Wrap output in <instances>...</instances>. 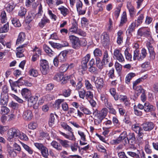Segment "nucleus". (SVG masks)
<instances>
[{
  "instance_id": "0eeeda50",
  "label": "nucleus",
  "mask_w": 158,
  "mask_h": 158,
  "mask_svg": "<svg viewBox=\"0 0 158 158\" xmlns=\"http://www.w3.org/2000/svg\"><path fill=\"white\" fill-rule=\"evenodd\" d=\"M40 70L43 74L45 75L48 73L49 66L48 61L44 59H41L40 61Z\"/></svg>"
},
{
  "instance_id": "3c124183",
  "label": "nucleus",
  "mask_w": 158,
  "mask_h": 158,
  "mask_svg": "<svg viewBox=\"0 0 158 158\" xmlns=\"http://www.w3.org/2000/svg\"><path fill=\"white\" fill-rule=\"evenodd\" d=\"M65 77H64V76L63 75L61 74L60 73H57L55 74L54 76L53 79L54 80L60 81L63 80L64 81H65Z\"/></svg>"
},
{
  "instance_id": "a18cd8bd",
  "label": "nucleus",
  "mask_w": 158,
  "mask_h": 158,
  "mask_svg": "<svg viewBox=\"0 0 158 158\" xmlns=\"http://www.w3.org/2000/svg\"><path fill=\"white\" fill-rule=\"evenodd\" d=\"M9 30V23H7L3 26H0V33L7 32Z\"/></svg>"
},
{
  "instance_id": "cd10ccee",
  "label": "nucleus",
  "mask_w": 158,
  "mask_h": 158,
  "mask_svg": "<svg viewBox=\"0 0 158 158\" xmlns=\"http://www.w3.org/2000/svg\"><path fill=\"white\" fill-rule=\"evenodd\" d=\"M127 8L129 10L130 16L134 17L135 13V10L134 6L130 3L127 4Z\"/></svg>"
},
{
  "instance_id": "37998d69",
  "label": "nucleus",
  "mask_w": 158,
  "mask_h": 158,
  "mask_svg": "<svg viewBox=\"0 0 158 158\" xmlns=\"http://www.w3.org/2000/svg\"><path fill=\"white\" fill-rule=\"evenodd\" d=\"M135 75V74L133 73H130L128 74L125 79L126 83L128 84L130 83V81Z\"/></svg>"
},
{
  "instance_id": "680f3d73",
  "label": "nucleus",
  "mask_w": 158,
  "mask_h": 158,
  "mask_svg": "<svg viewBox=\"0 0 158 158\" xmlns=\"http://www.w3.org/2000/svg\"><path fill=\"white\" fill-rule=\"evenodd\" d=\"M141 67L147 69H149L151 67V64L149 61H146L143 63L141 65Z\"/></svg>"
},
{
  "instance_id": "f8f14e48",
  "label": "nucleus",
  "mask_w": 158,
  "mask_h": 158,
  "mask_svg": "<svg viewBox=\"0 0 158 158\" xmlns=\"http://www.w3.org/2000/svg\"><path fill=\"white\" fill-rule=\"evenodd\" d=\"M95 84L98 92L100 93L104 84L103 79L100 77H97V79L95 81Z\"/></svg>"
},
{
  "instance_id": "473e14b6",
  "label": "nucleus",
  "mask_w": 158,
  "mask_h": 158,
  "mask_svg": "<svg viewBox=\"0 0 158 158\" xmlns=\"http://www.w3.org/2000/svg\"><path fill=\"white\" fill-rule=\"evenodd\" d=\"M102 61L105 64H107L110 61V57L108 52L106 50H105L104 52Z\"/></svg>"
},
{
  "instance_id": "5701e85b",
  "label": "nucleus",
  "mask_w": 158,
  "mask_h": 158,
  "mask_svg": "<svg viewBox=\"0 0 158 158\" xmlns=\"http://www.w3.org/2000/svg\"><path fill=\"white\" fill-rule=\"evenodd\" d=\"M26 35L24 32H21L19 33L16 40V45L21 44L24 41Z\"/></svg>"
},
{
  "instance_id": "a211bd4d",
  "label": "nucleus",
  "mask_w": 158,
  "mask_h": 158,
  "mask_svg": "<svg viewBox=\"0 0 158 158\" xmlns=\"http://www.w3.org/2000/svg\"><path fill=\"white\" fill-rule=\"evenodd\" d=\"M16 4L14 2L11 0L7 3L6 5V9L8 12H11L13 11L16 6Z\"/></svg>"
},
{
  "instance_id": "7ed1b4c3",
  "label": "nucleus",
  "mask_w": 158,
  "mask_h": 158,
  "mask_svg": "<svg viewBox=\"0 0 158 158\" xmlns=\"http://www.w3.org/2000/svg\"><path fill=\"white\" fill-rule=\"evenodd\" d=\"M90 57V54H87L82 58L81 62V67L83 71H85L87 70L88 62L89 66H94L95 64V61L94 58L91 59L89 61Z\"/></svg>"
},
{
  "instance_id": "dca6fc26",
  "label": "nucleus",
  "mask_w": 158,
  "mask_h": 158,
  "mask_svg": "<svg viewBox=\"0 0 158 158\" xmlns=\"http://www.w3.org/2000/svg\"><path fill=\"white\" fill-rule=\"evenodd\" d=\"M97 150L99 152L106 153V155L104 156L105 158H108V156L107 153V151L106 148V146L104 144H101L99 143H98L96 146Z\"/></svg>"
},
{
  "instance_id": "2eb2a0df",
  "label": "nucleus",
  "mask_w": 158,
  "mask_h": 158,
  "mask_svg": "<svg viewBox=\"0 0 158 158\" xmlns=\"http://www.w3.org/2000/svg\"><path fill=\"white\" fill-rule=\"evenodd\" d=\"M108 32L104 31L101 35V38L102 40V43L105 45L109 44L110 42V38Z\"/></svg>"
},
{
  "instance_id": "338daca9",
  "label": "nucleus",
  "mask_w": 158,
  "mask_h": 158,
  "mask_svg": "<svg viewBox=\"0 0 158 158\" xmlns=\"http://www.w3.org/2000/svg\"><path fill=\"white\" fill-rule=\"evenodd\" d=\"M55 120L54 114L52 113H51L50 114L48 121V124L50 127H52L53 124L54 123Z\"/></svg>"
},
{
  "instance_id": "72a5a7b5",
  "label": "nucleus",
  "mask_w": 158,
  "mask_h": 158,
  "mask_svg": "<svg viewBox=\"0 0 158 158\" xmlns=\"http://www.w3.org/2000/svg\"><path fill=\"white\" fill-rule=\"evenodd\" d=\"M43 49L48 55L50 56H53L54 52L48 45L46 44L44 45L43 46Z\"/></svg>"
},
{
  "instance_id": "8fccbe9b",
  "label": "nucleus",
  "mask_w": 158,
  "mask_h": 158,
  "mask_svg": "<svg viewBox=\"0 0 158 158\" xmlns=\"http://www.w3.org/2000/svg\"><path fill=\"white\" fill-rule=\"evenodd\" d=\"M72 90L69 88L67 89H64L62 90L61 95L65 97L69 96L71 94Z\"/></svg>"
},
{
  "instance_id": "0e129e2a",
  "label": "nucleus",
  "mask_w": 158,
  "mask_h": 158,
  "mask_svg": "<svg viewBox=\"0 0 158 158\" xmlns=\"http://www.w3.org/2000/svg\"><path fill=\"white\" fill-rule=\"evenodd\" d=\"M85 88L87 90H93V87L88 80H85Z\"/></svg>"
},
{
  "instance_id": "603ef678",
  "label": "nucleus",
  "mask_w": 158,
  "mask_h": 158,
  "mask_svg": "<svg viewBox=\"0 0 158 158\" xmlns=\"http://www.w3.org/2000/svg\"><path fill=\"white\" fill-rule=\"evenodd\" d=\"M64 101V100L63 99H59L56 100L54 105L55 108L57 109H60V104Z\"/></svg>"
},
{
  "instance_id": "f03ea898",
  "label": "nucleus",
  "mask_w": 158,
  "mask_h": 158,
  "mask_svg": "<svg viewBox=\"0 0 158 158\" xmlns=\"http://www.w3.org/2000/svg\"><path fill=\"white\" fill-rule=\"evenodd\" d=\"M60 125L65 130L69 131L71 133V134L67 135L61 131H59L60 133L66 139L72 141H75L76 139L74 135L73 132V130L71 127L64 122H62Z\"/></svg>"
},
{
  "instance_id": "09e8293b",
  "label": "nucleus",
  "mask_w": 158,
  "mask_h": 158,
  "mask_svg": "<svg viewBox=\"0 0 158 158\" xmlns=\"http://www.w3.org/2000/svg\"><path fill=\"white\" fill-rule=\"evenodd\" d=\"M7 35L1 34L0 35V50L4 48V39L6 38Z\"/></svg>"
},
{
  "instance_id": "58836bf2",
  "label": "nucleus",
  "mask_w": 158,
  "mask_h": 158,
  "mask_svg": "<svg viewBox=\"0 0 158 158\" xmlns=\"http://www.w3.org/2000/svg\"><path fill=\"white\" fill-rule=\"evenodd\" d=\"M40 151L43 157L45 158L48 157L49 155L48 149L46 146H44Z\"/></svg>"
},
{
  "instance_id": "20e7f679",
  "label": "nucleus",
  "mask_w": 158,
  "mask_h": 158,
  "mask_svg": "<svg viewBox=\"0 0 158 158\" xmlns=\"http://www.w3.org/2000/svg\"><path fill=\"white\" fill-rule=\"evenodd\" d=\"M19 131L15 128L10 129L7 131V140L10 142L14 141L15 137H17L19 135Z\"/></svg>"
},
{
  "instance_id": "13d9d810",
  "label": "nucleus",
  "mask_w": 158,
  "mask_h": 158,
  "mask_svg": "<svg viewBox=\"0 0 158 158\" xmlns=\"http://www.w3.org/2000/svg\"><path fill=\"white\" fill-rule=\"evenodd\" d=\"M117 108L118 109L119 112L121 115L123 116L125 113L126 110L123 106H122L121 104L117 105Z\"/></svg>"
},
{
  "instance_id": "c9c22d12",
  "label": "nucleus",
  "mask_w": 158,
  "mask_h": 158,
  "mask_svg": "<svg viewBox=\"0 0 158 158\" xmlns=\"http://www.w3.org/2000/svg\"><path fill=\"white\" fill-rule=\"evenodd\" d=\"M78 24L77 22L74 20L73 22L72 23V26L69 29V31L71 32L76 33L78 30Z\"/></svg>"
},
{
  "instance_id": "6e6552de",
  "label": "nucleus",
  "mask_w": 158,
  "mask_h": 158,
  "mask_svg": "<svg viewBox=\"0 0 158 158\" xmlns=\"http://www.w3.org/2000/svg\"><path fill=\"white\" fill-rule=\"evenodd\" d=\"M113 58L118 60L119 62L123 63L125 61L123 56L120 50L118 48L115 49L113 52Z\"/></svg>"
},
{
  "instance_id": "423d86ee",
  "label": "nucleus",
  "mask_w": 158,
  "mask_h": 158,
  "mask_svg": "<svg viewBox=\"0 0 158 158\" xmlns=\"http://www.w3.org/2000/svg\"><path fill=\"white\" fill-rule=\"evenodd\" d=\"M146 46L149 54L148 60L149 61L154 60L155 59L156 53L154 51L153 44L150 42H148L146 44Z\"/></svg>"
},
{
  "instance_id": "a878e982",
  "label": "nucleus",
  "mask_w": 158,
  "mask_h": 158,
  "mask_svg": "<svg viewBox=\"0 0 158 158\" xmlns=\"http://www.w3.org/2000/svg\"><path fill=\"white\" fill-rule=\"evenodd\" d=\"M22 77L20 78L15 81H13L12 80L10 79L9 80V82L11 87H19V86L20 85V83H23V82L22 81Z\"/></svg>"
},
{
  "instance_id": "f704fd0d",
  "label": "nucleus",
  "mask_w": 158,
  "mask_h": 158,
  "mask_svg": "<svg viewBox=\"0 0 158 158\" xmlns=\"http://www.w3.org/2000/svg\"><path fill=\"white\" fill-rule=\"evenodd\" d=\"M56 57L60 62H64L65 61L67 58L65 53L63 51L61 52L58 56Z\"/></svg>"
},
{
  "instance_id": "864d4df0",
  "label": "nucleus",
  "mask_w": 158,
  "mask_h": 158,
  "mask_svg": "<svg viewBox=\"0 0 158 158\" xmlns=\"http://www.w3.org/2000/svg\"><path fill=\"white\" fill-rule=\"evenodd\" d=\"M132 130L135 131V133H137L143 129L139 124H133L132 126Z\"/></svg>"
},
{
  "instance_id": "4d7b16f0",
  "label": "nucleus",
  "mask_w": 158,
  "mask_h": 158,
  "mask_svg": "<svg viewBox=\"0 0 158 158\" xmlns=\"http://www.w3.org/2000/svg\"><path fill=\"white\" fill-rule=\"evenodd\" d=\"M137 134L136 136L137 140L138 141H142L143 139V137L144 136V134L143 133V129L141 130L140 132H138L136 133Z\"/></svg>"
},
{
  "instance_id": "c85d7f7f",
  "label": "nucleus",
  "mask_w": 158,
  "mask_h": 158,
  "mask_svg": "<svg viewBox=\"0 0 158 158\" xmlns=\"http://www.w3.org/2000/svg\"><path fill=\"white\" fill-rule=\"evenodd\" d=\"M144 19L143 14H140L138 17L137 20H135L133 23H135L137 27L140 26L143 22Z\"/></svg>"
},
{
  "instance_id": "052dcab7",
  "label": "nucleus",
  "mask_w": 158,
  "mask_h": 158,
  "mask_svg": "<svg viewBox=\"0 0 158 158\" xmlns=\"http://www.w3.org/2000/svg\"><path fill=\"white\" fill-rule=\"evenodd\" d=\"M96 64L97 67L99 69H102L103 68L102 62H101L100 58H97L96 59Z\"/></svg>"
},
{
  "instance_id": "4468645a",
  "label": "nucleus",
  "mask_w": 158,
  "mask_h": 158,
  "mask_svg": "<svg viewBox=\"0 0 158 158\" xmlns=\"http://www.w3.org/2000/svg\"><path fill=\"white\" fill-rule=\"evenodd\" d=\"M133 89L135 91L133 98V99L134 100L137 99L141 93L145 91V90L143 88L141 85L137 86L133 88Z\"/></svg>"
},
{
  "instance_id": "6e6d98bb",
  "label": "nucleus",
  "mask_w": 158,
  "mask_h": 158,
  "mask_svg": "<svg viewBox=\"0 0 158 158\" xmlns=\"http://www.w3.org/2000/svg\"><path fill=\"white\" fill-rule=\"evenodd\" d=\"M12 24L15 27H19L21 24L19 20L16 18H14L11 19Z\"/></svg>"
},
{
  "instance_id": "ea45409f",
  "label": "nucleus",
  "mask_w": 158,
  "mask_h": 158,
  "mask_svg": "<svg viewBox=\"0 0 158 158\" xmlns=\"http://www.w3.org/2000/svg\"><path fill=\"white\" fill-rule=\"evenodd\" d=\"M27 11L26 9L23 6H21L18 11V15L21 18H24L25 17V15Z\"/></svg>"
},
{
  "instance_id": "c756f323",
  "label": "nucleus",
  "mask_w": 158,
  "mask_h": 158,
  "mask_svg": "<svg viewBox=\"0 0 158 158\" xmlns=\"http://www.w3.org/2000/svg\"><path fill=\"white\" fill-rule=\"evenodd\" d=\"M127 21V18L126 13V12H123L120 21V23L119 25V27H122L123 25L125 24Z\"/></svg>"
},
{
  "instance_id": "b1692460",
  "label": "nucleus",
  "mask_w": 158,
  "mask_h": 158,
  "mask_svg": "<svg viewBox=\"0 0 158 158\" xmlns=\"http://www.w3.org/2000/svg\"><path fill=\"white\" fill-rule=\"evenodd\" d=\"M21 94L23 97L26 99L29 98L31 95V91L26 88H24L22 89Z\"/></svg>"
},
{
  "instance_id": "bb28decb",
  "label": "nucleus",
  "mask_w": 158,
  "mask_h": 158,
  "mask_svg": "<svg viewBox=\"0 0 158 158\" xmlns=\"http://www.w3.org/2000/svg\"><path fill=\"white\" fill-rule=\"evenodd\" d=\"M50 145L53 148L59 152L62 151V146L58 142L55 140L52 141Z\"/></svg>"
},
{
  "instance_id": "ddd939ff",
  "label": "nucleus",
  "mask_w": 158,
  "mask_h": 158,
  "mask_svg": "<svg viewBox=\"0 0 158 158\" xmlns=\"http://www.w3.org/2000/svg\"><path fill=\"white\" fill-rule=\"evenodd\" d=\"M137 27V25L135 23L133 22L129 26L126 32L127 39H129L132 36V33L135 31V27Z\"/></svg>"
},
{
  "instance_id": "69168bd1",
  "label": "nucleus",
  "mask_w": 158,
  "mask_h": 158,
  "mask_svg": "<svg viewBox=\"0 0 158 158\" xmlns=\"http://www.w3.org/2000/svg\"><path fill=\"white\" fill-rule=\"evenodd\" d=\"M72 151L73 152H76L78 148L79 150H80V148L78 145V143L76 142H74L70 146Z\"/></svg>"
},
{
  "instance_id": "c03bdc74",
  "label": "nucleus",
  "mask_w": 158,
  "mask_h": 158,
  "mask_svg": "<svg viewBox=\"0 0 158 158\" xmlns=\"http://www.w3.org/2000/svg\"><path fill=\"white\" fill-rule=\"evenodd\" d=\"M7 151L8 152L11 156L15 157L17 156V153L16 152L15 150V149H14L12 148L10 146H7Z\"/></svg>"
},
{
  "instance_id": "de8ad7c7",
  "label": "nucleus",
  "mask_w": 158,
  "mask_h": 158,
  "mask_svg": "<svg viewBox=\"0 0 158 158\" xmlns=\"http://www.w3.org/2000/svg\"><path fill=\"white\" fill-rule=\"evenodd\" d=\"M94 56L95 57V59L97 58H99L102 55V50L99 48H96L93 52Z\"/></svg>"
},
{
  "instance_id": "79ce46f5",
  "label": "nucleus",
  "mask_w": 158,
  "mask_h": 158,
  "mask_svg": "<svg viewBox=\"0 0 158 158\" xmlns=\"http://www.w3.org/2000/svg\"><path fill=\"white\" fill-rule=\"evenodd\" d=\"M110 92L111 95L113 97L114 100L117 101L118 100L119 96L118 93H117L116 89L114 88H110L109 90Z\"/></svg>"
},
{
  "instance_id": "e2e57ef3",
  "label": "nucleus",
  "mask_w": 158,
  "mask_h": 158,
  "mask_svg": "<svg viewBox=\"0 0 158 158\" xmlns=\"http://www.w3.org/2000/svg\"><path fill=\"white\" fill-rule=\"evenodd\" d=\"M1 22L2 23H5L7 21V17L5 11L4 10L2 11L1 13Z\"/></svg>"
},
{
  "instance_id": "f257e3e1",
  "label": "nucleus",
  "mask_w": 158,
  "mask_h": 158,
  "mask_svg": "<svg viewBox=\"0 0 158 158\" xmlns=\"http://www.w3.org/2000/svg\"><path fill=\"white\" fill-rule=\"evenodd\" d=\"M135 140V136L134 133L130 132L127 135V132L123 131L117 139L113 140L112 141L114 144H118L122 142L125 146L127 143L132 145Z\"/></svg>"
},
{
  "instance_id": "9b49d317",
  "label": "nucleus",
  "mask_w": 158,
  "mask_h": 158,
  "mask_svg": "<svg viewBox=\"0 0 158 158\" xmlns=\"http://www.w3.org/2000/svg\"><path fill=\"white\" fill-rule=\"evenodd\" d=\"M83 3L80 0H77L76 6L78 13L79 15H84L86 12V8H83Z\"/></svg>"
},
{
  "instance_id": "4be33fe9",
  "label": "nucleus",
  "mask_w": 158,
  "mask_h": 158,
  "mask_svg": "<svg viewBox=\"0 0 158 158\" xmlns=\"http://www.w3.org/2000/svg\"><path fill=\"white\" fill-rule=\"evenodd\" d=\"M123 31L121 30L117 32L116 43L118 45H120L123 42Z\"/></svg>"
},
{
  "instance_id": "1a4fd4ad",
  "label": "nucleus",
  "mask_w": 158,
  "mask_h": 158,
  "mask_svg": "<svg viewBox=\"0 0 158 158\" xmlns=\"http://www.w3.org/2000/svg\"><path fill=\"white\" fill-rule=\"evenodd\" d=\"M150 33L149 28L146 27H141L137 31L138 35L140 36L149 37L150 35Z\"/></svg>"
},
{
  "instance_id": "393cba45",
  "label": "nucleus",
  "mask_w": 158,
  "mask_h": 158,
  "mask_svg": "<svg viewBox=\"0 0 158 158\" xmlns=\"http://www.w3.org/2000/svg\"><path fill=\"white\" fill-rule=\"evenodd\" d=\"M58 10L60 11L61 14L64 17H66L70 12L69 10L64 6H61L58 7Z\"/></svg>"
},
{
  "instance_id": "39448f33",
  "label": "nucleus",
  "mask_w": 158,
  "mask_h": 158,
  "mask_svg": "<svg viewBox=\"0 0 158 158\" xmlns=\"http://www.w3.org/2000/svg\"><path fill=\"white\" fill-rule=\"evenodd\" d=\"M69 39L73 48L75 49L80 48L81 46V40L78 37L73 35H71L69 36Z\"/></svg>"
},
{
  "instance_id": "2f4dec72",
  "label": "nucleus",
  "mask_w": 158,
  "mask_h": 158,
  "mask_svg": "<svg viewBox=\"0 0 158 158\" xmlns=\"http://www.w3.org/2000/svg\"><path fill=\"white\" fill-rule=\"evenodd\" d=\"M133 60H137L139 61H141L143 60L142 59L140 58L139 51L137 48L134 51Z\"/></svg>"
},
{
  "instance_id": "4c0bfd02",
  "label": "nucleus",
  "mask_w": 158,
  "mask_h": 158,
  "mask_svg": "<svg viewBox=\"0 0 158 158\" xmlns=\"http://www.w3.org/2000/svg\"><path fill=\"white\" fill-rule=\"evenodd\" d=\"M20 143L24 149L29 154L32 155L33 153L34 150L22 142H20Z\"/></svg>"
},
{
  "instance_id": "bf43d9fd",
  "label": "nucleus",
  "mask_w": 158,
  "mask_h": 158,
  "mask_svg": "<svg viewBox=\"0 0 158 158\" xmlns=\"http://www.w3.org/2000/svg\"><path fill=\"white\" fill-rule=\"evenodd\" d=\"M28 73L30 76L34 77H36L38 75L37 70L33 68H31L29 70Z\"/></svg>"
},
{
  "instance_id": "5fc2aeb1",
  "label": "nucleus",
  "mask_w": 158,
  "mask_h": 158,
  "mask_svg": "<svg viewBox=\"0 0 158 158\" xmlns=\"http://www.w3.org/2000/svg\"><path fill=\"white\" fill-rule=\"evenodd\" d=\"M144 150L147 154H151L152 152V150L151 149V147L149 144L148 141L146 143L144 147Z\"/></svg>"
},
{
  "instance_id": "774afa93",
  "label": "nucleus",
  "mask_w": 158,
  "mask_h": 158,
  "mask_svg": "<svg viewBox=\"0 0 158 158\" xmlns=\"http://www.w3.org/2000/svg\"><path fill=\"white\" fill-rule=\"evenodd\" d=\"M67 64H62L59 68V71L60 73H64L68 69Z\"/></svg>"
},
{
  "instance_id": "7c9ffc66",
  "label": "nucleus",
  "mask_w": 158,
  "mask_h": 158,
  "mask_svg": "<svg viewBox=\"0 0 158 158\" xmlns=\"http://www.w3.org/2000/svg\"><path fill=\"white\" fill-rule=\"evenodd\" d=\"M113 22L110 18L109 19V21L108 23L106 24L105 27L106 31L108 32H111L113 28Z\"/></svg>"
},
{
  "instance_id": "e433bc0d",
  "label": "nucleus",
  "mask_w": 158,
  "mask_h": 158,
  "mask_svg": "<svg viewBox=\"0 0 158 158\" xmlns=\"http://www.w3.org/2000/svg\"><path fill=\"white\" fill-rule=\"evenodd\" d=\"M107 120L104 121L103 123V127L102 129H110L111 128V126L112 125V121L110 120H108L107 118H106Z\"/></svg>"
},
{
  "instance_id": "f3484780",
  "label": "nucleus",
  "mask_w": 158,
  "mask_h": 158,
  "mask_svg": "<svg viewBox=\"0 0 158 158\" xmlns=\"http://www.w3.org/2000/svg\"><path fill=\"white\" fill-rule=\"evenodd\" d=\"M9 101L8 94H1L0 105L2 106H6Z\"/></svg>"
},
{
  "instance_id": "9d476101",
  "label": "nucleus",
  "mask_w": 158,
  "mask_h": 158,
  "mask_svg": "<svg viewBox=\"0 0 158 158\" xmlns=\"http://www.w3.org/2000/svg\"><path fill=\"white\" fill-rule=\"evenodd\" d=\"M155 126V124L152 122L146 121L142 124V127L144 131L150 132L154 128Z\"/></svg>"
},
{
  "instance_id": "412c9836",
  "label": "nucleus",
  "mask_w": 158,
  "mask_h": 158,
  "mask_svg": "<svg viewBox=\"0 0 158 158\" xmlns=\"http://www.w3.org/2000/svg\"><path fill=\"white\" fill-rule=\"evenodd\" d=\"M155 107L148 102L144 103V111L146 113H148L154 111L155 110Z\"/></svg>"
},
{
  "instance_id": "aec40b11",
  "label": "nucleus",
  "mask_w": 158,
  "mask_h": 158,
  "mask_svg": "<svg viewBox=\"0 0 158 158\" xmlns=\"http://www.w3.org/2000/svg\"><path fill=\"white\" fill-rule=\"evenodd\" d=\"M23 116L25 120L30 121L33 115L31 110H28L24 111Z\"/></svg>"
},
{
  "instance_id": "49530a36",
  "label": "nucleus",
  "mask_w": 158,
  "mask_h": 158,
  "mask_svg": "<svg viewBox=\"0 0 158 158\" xmlns=\"http://www.w3.org/2000/svg\"><path fill=\"white\" fill-rule=\"evenodd\" d=\"M146 78V76H144L134 81L133 83V88L137 86V85L140 83V82H143V81Z\"/></svg>"
},
{
  "instance_id": "a19ab883",
  "label": "nucleus",
  "mask_w": 158,
  "mask_h": 158,
  "mask_svg": "<svg viewBox=\"0 0 158 158\" xmlns=\"http://www.w3.org/2000/svg\"><path fill=\"white\" fill-rule=\"evenodd\" d=\"M57 140L62 147L65 148H69V141L66 140H62L60 139H58Z\"/></svg>"
},
{
  "instance_id": "6ab92c4d",
  "label": "nucleus",
  "mask_w": 158,
  "mask_h": 158,
  "mask_svg": "<svg viewBox=\"0 0 158 158\" xmlns=\"http://www.w3.org/2000/svg\"><path fill=\"white\" fill-rule=\"evenodd\" d=\"M50 23V20L44 15L43 17L38 23V25L41 28H43L47 23Z\"/></svg>"
}]
</instances>
